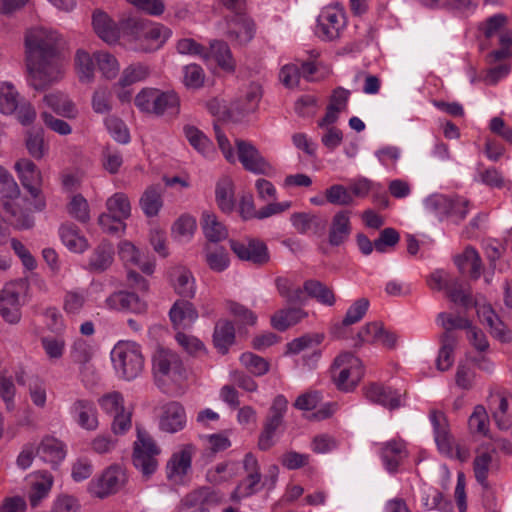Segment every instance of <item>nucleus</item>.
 <instances>
[{"label": "nucleus", "mask_w": 512, "mask_h": 512, "mask_svg": "<svg viewBox=\"0 0 512 512\" xmlns=\"http://www.w3.org/2000/svg\"><path fill=\"white\" fill-rule=\"evenodd\" d=\"M152 371L161 385L181 386L188 378V370L175 351L158 347L152 356Z\"/></svg>", "instance_id": "f257e3e1"}, {"label": "nucleus", "mask_w": 512, "mask_h": 512, "mask_svg": "<svg viewBox=\"0 0 512 512\" xmlns=\"http://www.w3.org/2000/svg\"><path fill=\"white\" fill-rule=\"evenodd\" d=\"M429 419L438 451L448 458L466 462L470 457V448L465 442L457 441L453 437L446 415L442 411L432 409L429 412Z\"/></svg>", "instance_id": "f03ea898"}, {"label": "nucleus", "mask_w": 512, "mask_h": 512, "mask_svg": "<svg viewBox=\"0 0 512 512\" xmlns=\"http://www.w3.org/2000/svg\"><path fill=\"white\" fill-rule=\"evenodd\" d=\"M28 71L29 85L43 91L63 79L64 63L60 54L28 58Z\"/></svg>", "instance_id": "7ed1b4c3"}, {"label": "nucleus", "mask_w": 512, "mask_h": 512, "mask_svg": "<svg viewBox=\"0 0 512 512\" xmlns=\"http://www.w3.org/2000/svg\"><path fill=\"white\" fill-rule=\"evenodd\" d=\"M19 193L18 184L13 176L4 167L0 166V194L7 198V200H3L0 203V213L15 228L20 230L29 229L34 225L33 217L28 213L20 211L13 202V199L17 198Z\"/></svg>", "instance_id": "20e7f679"}, {"label": "nucleus", "mask_w": 512, "mask_h": 512, "mask_svg": "<svg viewBox=\"0 0 512 512\" xmlns=\"http://www.w3.org/2000/svg\"><path fill=\"white\" fill-rule=\"evenodd\" d=\"M110 356L116 373L125 380H133L143 371L144 357L140 345L136 342L124 340L117 342Z\"/></svg>", "instance_id": "39448f33"}, {"label": "nucleus", "mask_w": 512, "mask_h": 512, "mask_svg": "<svg viewBox=\"0 0 512 512\" xmlns=\"http://www.w3.org/2000/svg\"><path fill=\"white\" fill-rule=\"evenodd\" d=\"M364 375L361 360L351 353H342L334 360L332 377L338 389L353 390Z\"/></svg>", "instance_id": "423d86ee"}, {"label": "nucleus", "mask_w": 512, "mask_h": 512, "mask_svg": "<svg viewBox=\"0 0 512 512\" xmlns=\"http://www.w3.org/2000/svg\"><path fill=\"white\" fill-rule=\"evenodd\" d=\"M103 412L113 416L111 430L115 435L125 434L132 426V408L125 406L124 397L120 392L112 391L98 399Z\"/></svg>", "instance_id": "0eeeda50"}, {"label": "nucleus", "mask_w": 512, "mask_h": 512, "mask_svg": "<svg viewBox=\"0 0 512 512\" xmlns=\"http://www.w3.org/2000/svg\"><path fill=\"white\" fill-rule=\"evenodd\" d=\"M427 284L432 290L445 289L447 297L455 304L465 308L474 305L469 286L459 280L450 281L448 274L442 270L433 272L427 279Z\"/></svg>", "instance_id": "6e6552de"}, {"label": "nucleus", "mask_w": 512, "mask_h": 512, "mask_svg": "<svg viewBox=\"0 0 512 512\" xmlns=\"http://www.w3.org/2000/svg\"><path fill=\"white\" fill-rule=\"evenodd\" d=\"M160 453L151 436L137 427V440L134 443L133 463L144 476H149L157 469L156 456Z\"/></svg>", "instance_id": "1a4fd4ad"}, {"label": "nucleus", "mask_w": 512, "mask_h": 512, "mask_svg": "<svg viewBox=\"0 0 512 512\" xmlns=\"http://www.w3.org/2000/svg\"><path fill=\"white\" fill-rule=\"evenodd\" d=\"M57 32L38 27L28 31L25 39L27 57H46L59 54L57 46L59 43Z\"/></svg>", "instance_id": "9d476101"}, {"label": "nucleus", "mask_w": 512, "mask_h": 512, "mask_svg": "<svg viewBox=\"0 0 512 512\" xmlns=\"http://www.w3.org/2000/svg\"><path fill=\"white\" fill-rule=\"evenodd\" d=\"M14 169L23 187L26 188L30 195L36 200L35 209L38 211L43 210L46 203L44 198L41 197V171L31 160L27 158H21L16 161Z\"/></svg>", "instance_id": "9b49d317"}, {"label": "nucleus", "mask_w": 512, "mask_h": 512, "mask_svg": "<svg viewBox=\"0 0 512 512\" xmlns=\"http://www.w3.org/2000/svg\"><path fill=\"white\" fill-rule=\"evenodd\" d=\"M243 468L246 472V477L238 483L230 495V499L234 502H240L242 499L254 495L262 487L259 463L252 453L245 455Z\"/></svg>", "instance_id": "f8f14e48"}, {"label": "nucleus", "mask_w": 512, "mask_h": 512, "mask_svg": "<svg viewBox=\"0 0 512 512\" xmlns=\"http://www.w3.org/2000/svg\"><path fill=\"white\" fill-rule=\"evenodd\" d=\"M345 24L344 10L338 5L327 6L318 16L315 33L323 40H333L339 37Z\"/></svg>", "instance_id": "ddd939ff"}, {"label": "nucleus", "mask_w": 512, "mask_h": 512, "mask_svg": "<svg viewBox=\"0 0 512 512\" xmlns=\"http://www.w3.org/2000/svg\"><path fill=\"white\" fill-rule=\"evenodd\" d=\"M237 156L243 167L254 174L273 176L274 167L261 155L250 142L236 140Z\"/></svg>", "instance_id": "4468645a"}, {"label": "nucleus", "mask_w": 512, "mask_h": 512, "mask_svg": "<svg viewBox=\"0 0 512 512\" xmlns=\"http://www.w3.org/2000/svg\"><path fill=\"white\" fill-rule=\"evenodd\" d=\"M196 448L192 444H184L174 452L166 466V474L169 481L175 485L185 482V478L191 469L192 457Z\"/></svg>", "instance_id": "2eb2a0df"}, {"label": "nucleus", "mask_w": 512, "mask_h": 512, "mask_svg": "<svg viewBox=\"0 0 512 512\" xmlns=\"http://www.w3.org/2000/svg\"><path fill=\"white\" fill-rule=\"evenodd\" d=\"M123 469L117 465L108 467L98 478L89 484L90 493L98 498H105L116 493L125 483Z\"/></svg>", "instance_id": "dca6fc26"}, {"label": "nucleus", "mask_w": 512, "mask_h": 512, "mask_svg": "<svg viewBox=\"0 0 512 512\" xmlns=\"http://www.w3.org/2000/svg\"><path fill=\"white\" fill-rule=\"evenodd\" d=\"M103 307L113 312L144 314L148 309V304L136 293L120 290L107 296L104 300Z\"/></svg>", "instance_id": "f3484780"}, {"label": "nucleus", "mask_w": 512, "mask_h": 512, "mask_svg": "<svg viewBox=\"0 0 512 512\" xmlns=\"http://www.w3.org/2000/svg\"><path fill=\"white\" fill-rule=\"evenodd\" d=\"M20 290L18 282H9L0 290V316L7 323L16 324L21 319Z\"/></svg>", "instance_id": "a211bd4d"}, {"label": "nucleus", "mask_w": 512, "mask_h": 512, "mask_svg": "<svg viewBox=\"0 0 512 512\" xmlns=\"http://www.w3.org/2000/svg\"><path fill=\"white\" fill-rule=\"evenodd\" d=\"M171 30L161 23L145 20L138 45L135 50L142 52H154L163 47L171 37Z\"/></svg>", "instance_id": "6ab92c4d"}, {"label": "nucleus", "mask_w": 512, "mask_h": 512, "mask_svg": "<svg viewBox=\"0 0 512 512\" xmlns=\"http://www.w3.org/2000/svg\"><path fill=\"white\" fill-rule=\"evenodd\" d=\"M230 248L239 259L244 261L261 265L269 260L267 246L258 239L230 240Z\"/></svg>", "instance_id": "aec40b11"}, {"label": "nucleus", "mask_w": 512, "mask_h": 512, "mask_svg": "<svg viewBox=\"0 0 512 512\" xmlns=\"http://www.w3.org/2000/svg\"><path fill=\"white\" fill-rule=\"evenodd\" d=\"M225 499V494L222 491L204 486L186 494L181 499V504L185 508L200 506L209 510V507L222 505Z\"/></svg>", "instance_id": "412c9836"}, {"label": "nucleus", "mask_w": 512, "mask_h": 512, "mask_svg": "<svg viewBox=\"0 0 512 512\" xmlns=\"http://www.w3.org/2000/svg\"><path fill=\"white\" fill-rule=\"evenodd\" d=\"M489 408L497 427L512 434V397L494 393L489 398Z\"/></svg>", "instance_id": "4be33fe9"}, {"label": "nucleus", "mask_w": 512, "mask_h": 512, "mask_svg": "<svg viewBox=\"0 0 512 512\" xmlns=\"http://www.w3.org/2000/svg\"><path fill=\"white\" fill-rule=\"evenodd\" d=\"M73 420L83 429L94 431L99 427L98 412L93 401L77 399L69 408Z\"/></svg>", "instance_id": "5701e85b"}, {"label": "nucleus", "mask_w": 512, "mask_h": 512, "mask_svg": "<svg viewBox=\"0 0 512 512\" xmlns=\"http://www.w3.org/2000/svg\"><path fill=\"white\" fill-rule=\"evenodd\" d=\"M186 425L184 407L176 401L168 402L161 407L159 427L167 433H176Z\"/></svg>", "instance_id": "b1692460"}, {"label": "nucleus", "mask_w": 512, "mask_h": 512, "mask_svg": "<svg viewBox=\"0 0 512 512\" xmlns=\"http://www.w3.org/2000/svg\"><path fill=\"white\" fill-rule=\"evenodd\" d=\"M494 450H485L478 448L473 459V473L476 481L483 487L488 488L489 475L496 472L499 468L498 461L493 456Z\"/></svg>", "instance_id": "393cba45"}, {"label": "nucleus", "mask_w": 512, "mask_h": 512, "mask_svg": "<svg viewBox=\"0 0 512 512\" xmlns=\"http://www.w3.org/2000/svg\"><path fill=\"white\" fill-rule=\"evenodd\" d=\"M363 392L367 400L386 408L395 409L401 405L402 394L391 387L370 383L363 388Z\"/></svg>", "instance_id": "a878e982"}, {"label": "nucleus", "mask_w": 512, "mask_h": 512, "mask_svg": "<svg viewBox=\"0 0 512 512\" xmlns=\"http://www.w3.org/2000/svg\"><path fill=\"white\" fill-rule=\"evenodd\" d=\"M118 255L127 269L138 267L143 273L148 275L154 272V262L150 260L142 261L141 252L128 240H123L119 243Z\"/></svg>", "instance_id": "bb28decb"}, {"label": "nucleus", "mask_w": 512, "mask_h": 512, "mask_svg": "<svg viewBox=\"0 0 512 512\" xmlns=\"http://www.w3.org/2000/svg\"><path fill=\"white\" fill-rule=\"evenodd\" d=\"M380 457L389 472L397 471L403 460L407 457L406 444L401 439H392L382 443L379 448Z\"/></svg>", "instance_id": "cd10ccee"}, {"label": "nucleus", "mask_w": 512, "mask_h": 512, "mask_svg": "<svg viewBox=\"0 0 512 512\" xmlns=\"http://www.w3.org/2000/svg\"><path fill=\"white\" fill-rule=\"evenodd\" d=\"M144 18L134 16V15H123L119 19V40L125 41V43L132 46L135 50V46L138 45V42L141 37L142 28L145 23Z\"/></svg>", "instance_id": "c85d7f7f"}, {"label": "nucleus", "mask_w": 512, "mask_h": 512, "mask_svg": "<svg viewBox=\"0 0 512 512\" xmlns=\"http://www.w3.org/2000/svg\"><path fill=\"white\" fill-rule=\"evenodd\" d=\"M352 230L350 212L341 210L332 217L329 227V243L332 246L343 244L350 236Z\"/></svg>", "instance_id": "c756f323"}, {"label": "nucleus", "mask_w": 512, "mask_h": 512, "mask_svg": "<svg viewBox=\"0 0 512 512\" xmlns=\"http://www.w3.org/2000/svg\"><path fill=\"white\" fill-rule=\"evenodd\" d=\"M36 453L43 461L56 465L64 460L67 451L62 441L52 436H46L38 445Z\"/></svg>", "instance_id": "7c9ffc66"}, {"label": "nucleus", "mask_w": 512, "mask_h": 512, "mask_svg": "<svg viewBox=\"0 0 512 512\" xmlns=\"http://www.w3.org/2000/svg\"><path fill=\"white\" fill-rule=\"evenodd\" d=\"M59 236L63 245L73 253H83L89 247L86 237L81 233L80 229L72 223L63 224L59 228Z\"/></svg>", "instance_id": "2f4dec72"}, {"label": "nucleus", "mask_w": 512, "mask_h": 512, "mask_svg": "<svg viewBox=\"0 0 512 512\" xmlns=\"http://www.w3.org/2000/svg\"><path fill=\"white\" fill-rule=\"evenodd\" d=\"M228 36L239 44L248 43L254 36V24L251 19L241 13H237L228 21Z\"/></svg>", "instance_id": "473e14b6"}, {"label": "nucleus", "mask_w": 512, "mask_h": 512, "mask_svg": "<svg viewBox=\"0 0 512 512\" xmlns=\"http://www.w3.org/2000/svg\"><path fill=\"white\" fill-rule=\"evenodd\" d=\"M170 319L176 329L191 326L198 318V312L191 302L178 300L171 307Z\"/></svg>", "instance_id": "72a5a7b5"}, {"label": "nucleus", "mask_w": 512, "mask_h": 512, "mask_svg": "<svg viewBox=\"0 0 512 512\" xmlns=\"http://www.w3.org/2000/svg\"><path fill=\"white\" fill-rule=\"evenodd\" d=\"M43 102L56 114L66 118H76L78 110L69 96L61 91H54L43 97Z\"/></svg>", "instance_id": "f704fd0d"}, {"label": "nucleus", "mask_w": 512, "mask_h": 512, "mask_svg": "<svg viewBox=\"0 0 512 512\" xmlns=\"http://www.w3.org/2000/svg\"><path fill=\"white\" fill-rule=\"evenodd\" d=\"M93 27L96 34L106 43L114 44L119 41V23L116 24L105 12L96 11L93 14Z\"/></svg>", "instance_id": "c9c22d12"}, {"label": "nucleus", "mask_w": 512, "mask_h": 512, "mask_svg": "<svg viewBox=\"0 0 512 512\" xmlns=\"http://www.w3.org/2000/svg\"><path fill=\"white\" fill-rule=\"evenodd\" d=\"M95 58L83 49H78L74 56V71L82 84H91L95 80Z\"/></svg>", "instance_id": "e433bc0d"}, {"label": "nucleus", "mask_w": 512, "mask_h": 512, "mask_svg": "<svg viewBox=\"0 0 512 512\" xmlns=\"http://www.w3.org/2000/svg\"><path fill=\"white\" fill-rule=\"evenodd\" d=\"M29 483L31 486L29 500L31 505L35 507L49 494L53 485V477L48 472H35L30 475Z\"/></svg>", "instance_id": "4c0bfd02"}, {"label": "nucleus", "mask_w": 512, "mask_h": 512, "mask_svg": "<svg viewBox=\"0 0 512 512\" xmlns=\"http://www.w3.org/2000/svg\"><path fill=\"white\" fill-rule=\"evenodd\" d=\"M114 260V249L109 242H101L91 253L88 261V269L92 272L107 270Z\"/></svg>", "instance_id": "58836bf2"}, {"label": "nucleus", "mask_w": 512, "mask_h": 512, "mask_svg": "<svg viewBox=\"0 0 512 512\" xmlns=\"http://www.w3.org/2000/svg\"><path fill=\"white\" fill-rule=\"evenodd\" d=\"M139 206L145 216L155 217L163 207L162 189L159 185H151L145 189L139 200Z\"/></svg>", "instance_id": "ea45409f"}, {"label": "nucleus", "mask_w": 512, "mask_h": 512, "mask_svg": "<svg viewBox=\"0 0 512 512\" xmlns=\"http://www.w3.org/2000/svg\"><path fill=\"white\" fill-rule=\"evenodd\" d=\"M88 302V293L84 288L66 290L63 295L62 308L68 316H78Z\"/></svg>", "instance_id": "a19ab883"}, {"label": "nucleus", "mask_w": 512, "mask_h": 512, "mask_svg": "<svg viewBox=\"0 0 512 512\" xmlns=\"http://www.w3.org/2000/svg\"><path fill=\"white\" fill-rule=\"evenodd\" d=\"M171 279L177 294L186 298L194 297L196 292L195 278L188 269L184 267L175 268L172 271Z\"/></svg>", "instance_id": "79ce46f5"}, {"label": "nucleus", "mask_w": 512, "mask_h": 512, "mask_svg": "<svg viewBox=\"0 0 512 512\" xmlns=\"http://www.w3.org/2000/svg\"><path fill=\"white\" fill-rule=\"evenodd\" d=\"M184 135L189 144L206 158H213L216 154L213 143L208 137L194 126L184 127Z\"/></svg>", "instance_id": "37998d69"}, {"label": "nucleus", "mask_w": 512, "mask_h": 512, "mask_svg": "<svg viewBox=\"0 0 512 512\" xmlns=\"http://www.w3.org/2000/svg\"><path fill=\"white\" fill-rule=\"evenodd\" d=\"M94 355V349L91 342L83 338L74 340L70 347V358L73 363L79 366L80 372L88 370V363Z\"/></svg>", "instance_id": "c03bdc74"}, {"label": "nucleus", "mask_w": 512, "mask_h": 512, "mask_svg": "<svg viewBox=\"0 0 512 512\" xmlns=\"http://www.w3.org/2000/svg\"><path fill=\"white\" fill-rule=\"evenodd\" d=\"M262 96L261 87L258 84H250L243 95L231 104V109L237 113H249L256 109Z\"/></svg>", "instance_id": "a18cd8bd"}, {"label": "nucleus", "mask_w": 512, "mask_h": 512, "mask_svg": "<svg viewBox=\"0 0 512 512\" xmlns=\"http://www.w3.org/2000/svg\"><path fill=\"white\" fill-rule=\"evenodd\" d=\"M455 263L462 273H468L474 279L480 276L481 259L474 248L467 247L462 254L456 256Z\"/></svg>", "instance_id": "49530a36"}, {"label": "nucleus", "mask_w": 512, "mask_h": 512, "mask_svg": "<svg viewBox=\"0 0 512 512\" xmlns=\"http://www.w3.org/2000/svg\"><path fill=\"white\" fill-rule=\"evenodd\" d=\"M202 229L206 238L211 242H219L227 238L226 227L218 220L212 212L205 211L202 214Z\"/></svg>", "instance_id": "de8ad7c7"}, {"label": "nucleus", "mask_w": 512, "mask_h": 512, "mask_svg": "<svg viewBox=\"0 0 512 512\" xmlns=\"http://www.w3.org/2000/svg\"><path fill=\"white\" fill-rule=\"evenodd\" d=\"M302 290L305 293V300L307 297H311L328 306L334 305L336 301L333 290L317 280L306 281Z\"/></svg>", "instance_id": "09e8293b"}, {"label": "nucleus", "mask_w": 512, "mask_h": 512, "mask_svg": "<svg viewBox=\"0 0 512 512\" xmlns=\"http://www.w3.org/2000/svg\"><path fill=\"white\" fill-rule=\"evenodd\" d=\"M22 99L15 87L10 81L0 82V111L5 115H12L17 110L18 104Z\"/></svg>", "instance_id": "8fccbe9b"}, {"label": "nucleus", "mask_w": 512, "mask_h": 512, "mask_svg": "<svg viewBox=\"0 0 512 512\" xmlns=\"http://www.w3.org/2000/svg\"><path fill=\"white\" fill-rule=\"evenodd\" d=\"M306 315V312L299 308L282 309L272 315L271 325L279 331H284L300 322Z\"/></svg>", "instance_id": "3c124183"}, {"label": "nucleus", "mask_w": 512, "mask_h": 512, "mask_svg": "<svg viewBox=\"0 0 512 512\" xmlns=\"http://www.w3.org/2000/svg\"><path fill=\"white\" fill-rule=\"evenodd\" d=\"M215 197L223 212H231L234 207V186L229 177H222L216 185Z\"/></svg>", "instance_id": "603ef678"}, {"label": "nucleus", "mask_w": 512, "mask_h": 512, "mask_svg": "<svg viewBox=\"0 0 512 512\" xmlns=\"http://www.w3.org/2000/svg\"><path fill=\"white\" fill-rule=\"evenodd\" d=\"M424 208L427 212L434 214L440 219L445 218L451 213L455 206L453 198L443 194H432L424 200Z\"/></svg>", "instance_id": "864d4df0"}, {"label": "nucleus", "mask_w": 512, "mask_h": 512, "mask_svg": "<svg viewBox=\"0 0 512 512\" xmlns=\"http://www.w3.org/2000/svg\"><path fill=\"white\" fill-rule=\"evenodd\" d=\"M442 345L436 359V367L439 371L449 370L454 363V350L456 347V338L453 334H443Z\"/></svg>", "instance_id": "5fc2aeb1"}, {"label": "nucleus", "mask_w": 512, "mask_h": 512, "mask_svg": "<svg viewBox=\"0 0 512 512\" xmlns=\"http://www.w3.org/2000/svg\"><path fill=\"white\" fill-rule=\"evenodd\" d=\"M212 57L217 64L227 72H233L235 61L228 45L222 41H213L208 50V58Z\"/></svg>", "instance_id": "6e6d98bb"}, {"label": "nucleus", "mask_w": 512, "mask_h": 512, "mask_svg": "<svg viewBox=\"0 0 512 512\" xmlns=\"http://www.w3.org/2000/svg\"><path fill=\"white\" fill-rule=\"evenodd\" d=\"M151 74V69L143 63H134L125 67L118 80V85L131 86L145 81Z\"/></svg>", "instance_id": "4d7b16f0"}, {"label": "nucleus", "mask_w": 512, "mask_h": 512, "mask_svg": "<svg viewBox=\"0 0 512 512\" xmlns=\"http://www.w3.org/2000/svg\"><path fill=\"white\" fill-rule=\"evenodd\" d=\"M94 58L103 78L112 80L118 76L120 63L114 55L106 51H97Z\"/></svg>", "instance_id": "13d9d810"}, {"label": "nucleus", "mask_w": 512, "mask_h": 512, "mask_svg": "<svg viewBox=\"0 0 512 512\" xmlns=\"http://www.w3.org/2000/svg\"><path fill=\"white\" fill-rule=\"evenodd\" d=\"M41 347L51 363L60 361L66 350V341L60 336H43L40 339Z\"/></svg>", "instance_id": "bf43d9fd"}, {"label": "nucleus", "mask_w": 512, "mask_h": 512, "mask_svg": "<svg viewBox=\"0 0 512 512\" xmlns=\"http://www.w3.org/2000/svg\"><path fill=\"white\" fill-rule=\"evenodd\" d=\"M276 288L281 297L290 303L305 302V293L301 287L296 286L294 282L287 277H277L275 280Z\"/></svg>", "instance_id": "052dcab7"}, {"label": "nucleus", "mask_w": 512, "mask_h": 512, "mask_svg": "<svg viewBox=\"0 0 512 512\" xmlns=\"http://www.w3.org/2000/svg\"><path fill=\"white\" fill-rule=\"evenodd\" d=\"M161 90L145 87L142 88L134 98L135 106L143 113L154 114Z\"/></svg>", "instance_id": "680f3d73"}, {"label": "nucleus", "mask_w": 512, "mask_h": 512, "mask_svg": "<svg viewBox=\"0 0 512 512\" xmlns=\"http://www.w3.org/2000/svg\"><path fill=\"white\" fill-rule=\"evenodd\" d=\"M25 146L28 153L36 160L44 158L49 151V145L45 142L42 130L28 131Z\"/></svg>", "instance_id": "e2e57ef3"}, {"label": "nucleus", "mask_w": 512, "mask_h": 512, "mask_svg": "<svg viewBox=\"0 0 512 512\" xmlns=\"http://www.w3.org/2000/svg\"><path fill=\"white\" fill-rule=\"evenodd\" d=\"M235 337L234 326L229 321H219L214 330L215 347L222 353H226L228 347L233 343Z\"/></svg>", "instance_id": "0e129e2a"}, {"label": "nucleus", "mask_w": 512, "mask_h": 512, "mask_svg": "<svg viewBox=\"0 0 512 512\" xmlns=\"http://www.w3.org/2000/svg\"><path fill=\"white\" fill-rule=\"evenodd\" d=\"M287 406L288 401L283 395H278L275 397L270 407L269 415L266 419L264 427L276 432L283 422V417L286 413Z\"/></svg>", "instance_id": "69168bd1"}, {"label": "nucleus", "mask_w": 512, "mask_h": 512, "mask_svg": "<svg viewBox=\"0 0 512 512\" xmlns=\"http://www.w3.org/2000/svg\"><path fill=\"white\" fill-rule=\"evenodd\" d=\"M107 212L116 215L124 221L131 215V204L124 193H115L106 201Z\"/></svg>", "instance_id": "338daca9"}, {"label": "nucleus", "mask_w": 512, "mask_h": 512, "mask_svg": "<svg viewBox=\"0 0 512 512\" xmlns=\"http://www.w3.org/2000/svg\"><path fill=\"white\" fill-rule=\"evenodd\" d=\"M468 427L472 434L488 436L489 417L484 406L477 405L468 419Z\"/></svg>", "instance_id": "774afa93"}]
</instances>
